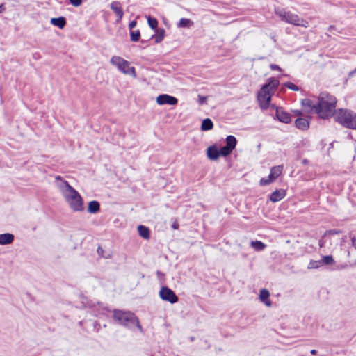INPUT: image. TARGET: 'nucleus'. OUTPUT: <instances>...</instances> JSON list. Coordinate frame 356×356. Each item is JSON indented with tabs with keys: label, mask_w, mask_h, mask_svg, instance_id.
Returning <instances> with one entry per match:
<instances>
[{
	"label": "nucleus",
	"mask_w": 356,
	"mask_h": 356,
	"mask_svg": "<svg viewBox=\"0 0 356 356\" xmlns=\"http://www.w3.org/2000/svg\"><path fill=\"white\" fill-rule=\"evenodd\" d=\"M69 1L74 7H79L83 3V0H69Z\"/></svg>",
	"instance_id": "obj_34"
},
{
	"label": "nucleus",
	"mask_w": 356,
	"mask_h": 356,
	"mask_svg": "<svg viewBox=\"0 0 356 356\" xmlns=\"http://www.w3.org/2000/svg\"><path fill=\"white\" fill-rule=\"evenodd\" d=\"M295 124L300 130H307L309 127V121L307 118L299 117L296 120Z\"/></svg>",
	"instance_id": "obj_15"
},
{
	"label": "nucleus",
	"mask_w": 356,
	"mask_h": 356,
	"mask_svg": "<svg viewBox=\"0 0 356 356\" xmlns=\"http://www.w3.org/2000/svg\"><path fill=\"white\" fill-rule=\"evenodd\" d=\"M321 262H322V265L323 264H326V265L334 264V260L332 256L327 255V256L323 257Z\"/></svg>",
	"instance_id": "obj_29"
},
{
	"label": "nucleus",
	"mask_w": 356,
	"mask_h": 356,
	"mask_svg": "<svg viewBox=\"0 0 356 356\" xmlns=\"http://www.w3.org/2000/svg\"><path fill=\"white\" fill-rule=\"evenodd\" d=\"M250 245L257 252L264 250L266 247V245L260 241H252Z\"/></svg>",
	"instance_id": "obj_22"
},
{
	"label": "nucleus",
	"mask_w": 356,
	"mask_h": 356,
	"mask_svg": "<svg viewBox=\"0 0 356 356\" xmlns=\"http://www.w3.org/2000/svg\"><path fill=\"white\" fill-rule=\"evenodd\" d=\"M236 145V139L234 136H228L226 138V147L233 151Z\"/></svg>",
	"instance_id": "obj_23"
},
{
	"label": "nucleus",
	"mask_w": 356,
	"mask_h": 356,
	"mask_svg": "<svg viewBox=\"0 0 356 356\" xmlns=\"http://www.w3.org/2000/svg\"><path fill=\"white\" fill-rule=\"evenodd\" d=\"M316 350H311V353L313 354V355L316 354Z\"/></svg>",
	"instance_id": "obj_41"
},
{
	"label": "nucleus",
	"mask_w": 356,
	"mask_h": 356,
	"mask_svg": "<svg viewBox=\"0 0 356 356\" xmlns=\"http://www.w3.org/2000/svg\"><path fill=\"white\" fill-rule=\"evenodd\" d=\"M110 8L118 17L116 22H120L124 15V12L121 3L118 1H112L110 4Z\"/></svg>",
	"instance_id": "obj_11"
},
{
	"label": "nucleus",
	"mask_w": 356,
	"mask_h": 356,
	"mask_svg": "<svg viewBox=\"0 0 356 356\" xmlns=\"http://www.w3.org/2000/svg\"><path fill=\"white\" fill-rule=\"evenodd\" d=\"M157 33L153 35L156 43H160L165 38V31L163 29H156Z\"/></svg>",
	"instance_id": "obj_25"
},
{
	"label": "nucleus",
	"mask_w": 356,
	"mask_h": 356,
	"mask_svg": "<svg viewBox=\"0 0 356 356\" xmlns=\"http://www.w3.org/2000/svg\"><path fill=\"white\" fill-rule=\"evenodd\" d=\"M3 11V5H0V13Z\"/></svg>",
	"instance_id": "obj_42"
},
{
	"label": "nucleus",
	"mask_w": 356,
	"mask_h": 356,
	"mask_svg": "<svg viewBox=\"0 0 356 356\" xmlns=\"http://www.w3.org/2000/svg\"><path fill=\"white\" fill-rule=\"evenodd\" d=\"M147 24L149 26L154 30V31H156L157 26H158V21L156 19L150 16L147 17Z\"/></svg>",
	"instance_id": "obj_27"
},
{
	"label": "nucleus",
	"mask_w": 356,
	"mask_h": 356,
	"mask_svg": "<svg viewBox=\"0 0 356 356\" xmlns=\"http://www.w3.org/2000/svg\"><path fill=\"white\" fill-rule=\"evenodd\" d=\"M283 168H284L282 165H276L271 168L268 177L261 178L259 181V184L262 186H267L275 181L276 179L278 178L282 173Z\"/></svg>",
	"instance_id": "obj_7"
},
{
	"label": "nucleus",
	"mask_w": 356,
	"mask_h": 356,
	"mask_svg": "<svg viewBox=\"0 0 356 356\" xmlns=\"http://www.w3.org/2000/svg\"><path fill=\"white\" fill-rule=\"evenodd\" d=\"M136 24H137L136 21H135V20L131 21L129 24V28L131 30L136 26Z\"/></svg>",
	"instance_id": "obj_36"
},
{
	"label": "nucleus",
	"mask_w": 356,
	"mask_h": 356,
	"mask_svg": "<svg viewBox=\"0 0 356 356\" xmlns=\"http://www.w3.org/2000/svg\"><path fill=\"white\" fill-rule=\"evenodd\" d=\"M113 316L119 324L129 328L136 325L141 332H143V328L134 314L130 312L115 309L113 311Z\"/></svg>",
	"instance_id": "obj_4"
},
{
	"label": "nucleus",
	"mask_w": 356,
	"mask_h": 356,
	"mask_svg": "<svg viewBox=\"0 0 356 356\" xmlns=\"http://www.w3.org/2000/svg\"><path fill=\"white\" fill-rule=\"evenodd\" d=\"M159 297L163 301L174 304L178 301V297L175 292L167 286H162L159 291Z\"/></svg>",
	"instance_id": "obj_9"
},
{
	"label": "nucleus",
	"mask_w": 356,
	"mask_h": 356,
	"mask_svg": "<svg viewBox=\"0 0 356 356\" xmlns=\"http://www.w3.org/2000/svg\"><path fill=\"white\" fill-rule=\"evenodd\" d=\"M14 235L10 233L0 234V245L11 244L14 241Z\"/></svg>",
	"instance_id": "obj_16"
},
{
	"label": "nucleus",
	"mask_w": 356,
	"mask_h": 356,
	"mask_svg": "<svg viewBox=\"0 0 356 356\" xmlns=\"http://www.w3.org/2000/svg\"><path fill=\"white\" fill-rule=\"evenodd\" d=\"M270 67L272 70H279V71H281V68L277 65H275V64H271L270 65Z\"/></svg>",
	"instance_id": "obj_35"
},
{
	"label": "nucleus",
	"mask_w": 356,
	"mask_h": 356,
	"mask_svg": "<svg viewBox=\"0 0 356 356\" xmlns=\"http://www.w3.org/2000/svg\"><path fill=\"white\" fill-rule=\"evenodd\" d=\"M328 233L330 234H337L340 233V232L339 231H337V230H330V231L328 232Z\"/></svg>",
	"instance_id": "obj_39"
},
{
	"label": "nucleus",
	"mask_w": 356,
	"mask_h": 356,
	"mask_svg": "<svg viewBox=\"0 0 356 356\" xmlns=\"http://www.w3.org/2000/svg\"><path fill=\"white\" fill-rule=\"evenodd\" d=\"M286 195V191L283 189L275 190L270 195V200L277 202L282 200Z\"/></svg>",
	"instance_id": "obj_12"
},
{
	"label": "nucleus",
	"mask_w": 356,
	"mask_h": 356,
	"mask_svg": "<svg viewBox=\"0 0 356 356\" xmlns=\"http://www.w3.org/2000/svg\"><path fill=\"white\" fill-rule=\"evenodd\" d=\"M110 63L116 67L121 73L136 78L137 74L135 67L131 63L119 56H113L110 59Z\"/></svg>",
	"instance_id": "obj_6"
},
{
	"label": "nucleus",
	"mask_w": 356,
	"mask_h": 356,
	"mask_svg": "<svg viewBox=\"0 0 356 356\" xmlns=\"http://www.w3.org/2000/svg\"><path fill=\"white\" fill-rule=\"evenodd\" d=\"M348 128L356 129V114H355V113H353L352 119L350 121V124H348Z\"/></svg>",
	"instance_id": "obj_32"
},
{
	"label": "nucleus",
	"mask_w": 356,
	"mask_h": 356,
	"mask_svg": "<svg viewBox=\"0 0 356 356\" xmlns=\"http://www.w3.org/2000/svg\"><path fill=\"white\" fill-rule=\"evenodd\" d=\"M232 150L228 148L227 147L225 146L222 147L220 150V155L223 156H227L229 155L232 153Z\"/></svg>",
	"instance_id": "obj_31"
},
{
	"label": "nucleus",
	"mask_w": 356,
	"mask_h": 356,
	"mask_svg": "<svg viewBox=\"0 0 356 356\" xmlns=\"http://www.w3.org/2000/svg\"><path fill=\"white\" fill-rule=\"evenodd\" d=\"M140 38V33L139 30L130 31V39L132 42H138Z\"/></svg>",
	"instance_id": "obj_28"
},
{
	"label": "nucleus",
	"mask_w": 356,
	"mask_h": 356,
	"mask_svg": "<svg viewBox=\"0 0 356 356\" xmlns=\"http://www.w3.org/2000/svg\"><path fill=\"white\" fill-rule=\"evenodd\" d=\"M213 127L212 121L209 118H206L202 122L201 129L202 131H209L212 129Z\"/></svg>",
	"instance_id": "obj_26"
},
{
	"label": "nucleus",
	"mask_w": 356,
	"mask_h": 356,
	"mask_svg": "<svg viewBox=\"0 0 356 356\" xmlns=\"http://www.w3.org/2000/svg\"><path fill=\"white\" fill-rule=\"evenodd\" d=\"M270 293L267 289H261L259 293V300L267 307H270L272 302L270 300Z\"/></svg>",
	"instance_id": "obj_13"
},
{
	"label": "nucleus",
	"mask_w": 356,
	"mask_h": 356,
	"mask_svg": "<svg viewBox=\"0 0 356 356\" xmlns=\"http://www.w3.org/2000/svg\"><path fill=\"white\" fill-rule=\"evenodd\" d=\"M51 24L54 26H58L60 29H63L65 25V19L63 17L51 19Z\"/></svg>",
	"instance_id": "obj_18"
},
{
	"label": "nucleus",
	"mask_w": 356,
	"mask_h": 356,
	"mask_svg": "<svg viewBox=\"0 0 356 356\" xmlns=\"http://www.w3.org/2000/svg\"><path fill=\"white\" fill-rule=\"evenodd\" d=\"M220 155V150L216 146H210L207 148V156L209 159L216 161L218 159Z\"/></svg>",
	"instance_id": "obj_14"
},
{
	"label": "nucleus",
	"mask_w": 356,
	"mask_h": 356,
	"mask_svg": "<svg viewBox=\"0 0 356 356\" xmlns=\"http://www.w3.org/2000/svg\"><path fill=\"white\" fill-rule=\"evenodd\" d=\"M336 103V98L326 92L320 94L317 103H314L309 99H305L302 101L305 112H314L322 119H327L333 115Z\"/></svg>",
	"instance_id": "obj_1"
},
{
	"label": "nucleus",
	"mask_w": 356,
	"mask_h": 356,
	"mask_svg": "<svg viewBox=\"0 0 356 356\" xmlns=\"http://www.w3.org/2000/svg\"><path fill=\"white\" fill-rule=\"evenodd\" d=\"M279 83L277 79L270 78L268 79V82L264 85L258 92L257 99L262 109H266L269 106L271 96L278 87Z\"/></svg>",
	"instance_id": "obj_3"
},
{
	"label": "nucleus",
	"mask_w": 356,
	"mask_h": 356,
	"mask_svg": "<svg viewBox=\"0 0 356 356\" xmlns=\"http://www.w3.org/2000/svg\"><path fill=\"white\" fill-rule=\"evenodd\" d=\"M236 145V139L234 136H228L226 138V147L233 151Z\"/></svg>",
	"instance_id": "obj_24"
},
{
	"label": "nucleus",
	"mask_w": 356,
	"mask_h": 356,
	"mask_svg": "<svg viewBox=\"0 0 356 356\" xmlns=\"http://www.w3.org/2000/svg\"><path fill=\"white\" fill-rule=\"evenodd\" d=\"M276 116L277 119L284 123H289L291 122L290 115L286 112L277 109Z\"/></svg>",
	"instance_id": "obj_17"
},
{
	"label": "nucleus",
	"mask_w": 356,
	"mask_h": 356,
	"mask_svg": "<svg viewBox=\"0 0 356 356\" xmlns=\"http://www.w3.org/2000/svg\"><path fill=\"white\" fill-rule=\"evenodd\" d=\"M353 115V113L350 111L341 108L336 111L334 113V118L340 124L348 127V124H350V121L351 120Z\"/></svg>",
	"instance_id": "obj_8"
},
{
	"label": "nucleus",
	"mask_w": 356,
	"mask_h": 356,
	"mask_svg": "<svg viewBox=\"0 0 356 356\" xmlns=\"http://www.w3.org/2000/svg\"><path fill=\"white\" fill-rule=\"evenodd\" d=\"M275 13L281 19V20L286 23L305 28L309 27V22L307 20L290 11H287L284 9L277 8L275 9Z\"/></svg>",
	"instance_id": "obj_5"
},
{
	"label": "nucleus",
	"mask_w": 356,
	"mask_h": 356,
	"mask_svg": "<svg viewBox=\"0 0 356 356\" xmlns=\"http://www.w3.org/2000/svg\"><path fill=\"white\" fill-rule=\"evenodd\" d=\"M284 86L286 87H287L288 88L291 89L292 90H294V91H298L299 90V88L297 86H296L295 84H293V83H291V82H287V83H284Z\"/></svg>",
	"instance_id": "obj_33"
},
{
	"label": "nucleus",
	"mask_w": 356,
	"mask_h": 356,
	"mask_svg": "<svg viewBox=\"0 0 356 356\" xmlns=\"http://www.w3.org/2000/svg\"><path fill=\"white\" fill-rule=\"evenodd\" d=\"M355 72L356 73V68H355Z\"/></svg>",
	"instance_id": "obj_43"
},
{
	"label": "nucleus",
	"mask_w": 356,
	"mask_h": 356,
	"mask_svg": "<svg viewBox=\"0 0 356 356\" xmlns=\"http://www.w3.org/2000/svg\"><path fill=\"white\" fill-rule=\"evenodd\" d=\"M172 229H177L179 228V224L177 222L175 221L172 225Z\"/></svg>",
	"instance_id": "obj_37"
},
{
	"label": "nucleus",
	"mask_w": 356,
	"mask_h": 356,
	"mask_svg": "<svg viewBox=\"0 0 356 356\" xmlns=\"http://www.w3.org/2000/svg\"><path fill=\"white\" fill-rule=\"evenodd\" d=\"M194 24L193 22L190 19L181 18L177 24L179 28H190Z\"/></svg>",
	"instance_id": "obj_20"
},
{
	"label": "nucleus",
	"mask_w": 356,
	"mask_h": 356,
	"mask_svg": "<svg viewBox=\"0 0 356 356\" xmlns=\"http://www.w3.org/2000/svg\"><path fill=\"white\" fill-rule=\"evenodd\" d=\"M138 232L141 237L145 239H148L149 238V229L147 227L139 225L138 227Z\"/></svg>",
	"instance_id": "obj_21"
},
{
	"label": "nucleus",
	"mask_w": 356,
	"mask_h": 356,
	"mask_svg": "<svg viewBox=\"0 0 356 356\" xmlns=\"http://www.w3.org/2000/svg\"><path fill=\"white\" fill-rule=\"evenodd\" d=\"M322 266L321 261H311L308 265V268L315 269Z\"/></svg>",
	"instance_id": "obj_30"
},
{
	"label": "nucleus",
	"mask_w": 356,
	"mask_h": 356,
	"mask_svg": "<svg viewBox=\"0 0 356 356\" xmlns=\"http://www.w3.org/2000/svg\"><path fill=\"white\" fill-rule=\"evenodd\" d=\"M351 242H352L353 246L356 249V237L355 236H353L351 238Z\"/></svg>",
	"instance_id": "obj_38"
},
{
	"label": "nucleus",
	"mask_w": 356,
	"mask_h": 356,
	"mask_svg": "<svg viewBox=\"0 0 356 356\" xmlns=\"http://www.w3.org/2000/svg\"><path fill=\"white\" fill-rule=\"evenodd\" d=\"M293 112H294V113H295L296 115H298V116H299V115H302L301 111H298V110H295V111H293Z\"/></svg>",
	"instance_id": "obj_40"
},
{
	"label": "nucleus",
	"mask_w": 356,
	"mask_h": 356,
	"mask_svg": "<svg viewBox=\"0 0 356 356\" xmlns=\"http://www.w3.org/2000/svg\"><path fill=\"white\" fill-rule=\"evenodd\" d=\"M100 205L97 201H90L88 203V211L90 213H95L99 211Z\"/></svg>",
	"instance_id": "obj_19"
},
{
	"label": "nucleus",
	"mask_w": 356,
	"mask_h": 356,
	"mask_svg": "<svg viewBox=\"0 0 356 356\" xmlns=\"http://www.w3.org/2000/svg\"><path fill=\"white\" fill-rule=\"evenodd\" d=\"M55 186L71 210L74 212H81L84 210L83 200L81 195L67 181L60 176H56Z\"/></svg>",
	"instance_id": "obj_2"
},
{
	"label": "nucleus",
	"mask_w": 356,
	"mask_h": 356,
	"mask_svg": "<svg viewBox=\"0 0 356 356\" xmlns=\"http://www.w3.org/2000/svg\"><path fill=\"white\" fill-rule=\"evenodd\" d=\"M156 102L159 105L168 104L174 106L177 104L178 99L173 96L167 94H162L156 97Z\"/></svg>",
	"instance_id": "obj_10"
}]
</instances>
